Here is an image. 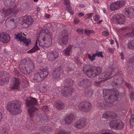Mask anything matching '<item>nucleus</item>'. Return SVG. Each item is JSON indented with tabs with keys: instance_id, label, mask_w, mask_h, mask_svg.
Instances as JSON below:
<instances>
[{
	"instance_id": "obj_14",
	"label": "nucleus",
	"mask_w": 134,
	"mask_h": 134,
	"mask_svg": "<svg viewBox=\"0 0 134 134\" xmlns=\"http://www.w3.org/2000/svg\"><path fill=\"white\" fill-rule=\"evenodd\" d=\"M18 11V10L17 9L16 7H14L12 9H8L6 11H4L3 13H5V16L9 15H10L11 16H14Z\"/></svg>"
},
{
	"instance_id": "obj_62",
	"label": "nucleus",
	"mask_w": 134,
	"mask_h": 134,
	"mask_svg": "<svg viewBox=\"0 0 134 134\" xmlns=\"http://www.w3.org/2000/svg\"><path fill=\"white\" fill-rule=\"evenodd\" d=\"M40 10V8L39 7H37V11H39Z\"/></svg>"
},
{
	"instance_id": "obj_5",
	"label": "nucleus",
	"mask_w": 134,
	"mask_h": 134,
	"mask_svg": "<svg viewBox=\"0 0 134 134\" xmlns=\"http://www.w3.org/2000/svg\"><path fill=\"white\" fill-rule=\"evenodd\" d=\"M49 71L47 68L40 70L38 72L35 73L33 79L39 82L47 77Z\"/></svg>"
},
{
	"instance_id": "obj_61",
	"label": "nucleus",
	"mask_w": 134,
	"mask_h": 134,
	"mask_svg": "<svg viewBox=\"0 0 134 134\" xmlns=\"http://www.w3.org/2000/svg\"><path fill=\"white\" fill-rule=\"evenodd\" d=\"M131 119H134V115H131Z\"/></svg>"
},
{
	"instance_id": "obj_42",
	"label": "nucleus",
	"mask_w": 134,
	"mask_h": 134,
	"mask_svg": "<svg viewBox=\"0 0 134 134\" xmlns=\"http://www.w3.org/2000/svg\"><path fill=\"white\" fill-rule=\"evenodd\" d=\"M79 22V21L76 18H75L74 19V22L75 24H77Z\"/></svg>"
},
{
	"instance_id": "obj_64",
	"label": "nucleus",
	"mask_w": 134,
	"mask_h": 134,
	"mask_svg": "<svg viewBox=\"0 0 134 134\" xmlns=\"http://www.w3.org/2000/svg\"><path fill=\"white\" fill-rule=\"evenodd\" d=\"M102 21V20H100L98 21V22L97 23L98 24H100V23Z\"/></svg>"
},
{
	"instance_id": "obj_23",
	"label": "nucleus",
	"mask_w": 134,
	"mask_h": 134,
	"mask_svg": "<svg viewBox=\"0 0 134 134\" xmlns=\"http://www.w3.org/2000/svg\"><path fill=\"white\" fill-rule=\"evenodd\" d=\"M60 72H58L57 70H56L53 73L52 76L54 80H56L59 78L60 75Z\"/></svg>"
},
{
	"instance_id": "obj_37",
	"label": "nucleus",
	"mask_w": 134,
	"mask_h": 134,
	"mask_svg": "<svg viewBox=\"0 0 134 134\" xmlns=\"http://www.w3.org/2000/svg\"><path fill=\"white\" fill-rule=\"evenodd\" d=\"M64 4L67 7H69L70 5V3L68 0H64Z\"/></svg>"
},
{
	"instance_id": "obj_9",
	"label": "nucleus",
	"mask_w": 134,
	"mask_h": 134,
	"mask_svg": "<svg viewBox=\"0 0 134 134\" xmlns=\"http://www.w3.org/2000/svg\"><path fill=\"white\" fill-rule=\"evenodd\" d=\"M115 68V67L113 65H112L107 69V70L105 72L103 73L101 77H100L101 79H107L109 76L111 75L112 74V72H113Z\"/></svg>"
},
{
	"instance_id": "obj_16",
	"label": "nucleus",
	"mask_w": 134,
	"mask_h": 134,
	"mask_svg": "<svg viewBox=\"0 0 134 134\" xmlns=\"http://www.w3.org/2000/svg\"><path fill=\"white\" fill-rule=\"evenodd\" d=\"M36 103L37 100L35 98L29 97L26 100V105L28 107L35 105Z\"/></svg>"
},
{
	"instance_id": "obj_48",
	"label": "nucleus",
	"mask_w": 134,
	"mask_h": 134,
	"mask_svg": "<svg viewBox=\"0 0 134 134\" xmlns=\"http://www.w3.org/2000/svg\"><path fill=\"white\" fill-rule=\"evenodd\" d=\"M44 16L47 18H49L50 17V15H49L46 14H45Z\"/></svg>"
},
{
	"instance_id": "obj_25",
	"label": "nucleus",
	"mask_w": 134,
	"mask_h": 134,
	"mask_svg": "<svg viewBox=\"0 0 134 134\" xmlns=\"http://www.w3.org/2000/svg\"><path fill=\"white\" fill-rule=\"evenodd\" d=\"M37 41L36 45L31 49L27 52L28 53H34L39 49V48L37 46Z\"/></svg>"
},
{
	"instance_id": "obj_15",
	"label": "nucleus",
	"mask_w": 134,
	"mask_h": 134,
	"mask_svg": "<svg viewBox=\"0 0 134 134\" xmlns=\"http://www.w3.org/2000/svg\"><path fill=\"white\" fill-rule=\"evenodd\" d=\"M58 54L57 52L55 51H51L48 53L47 57L49 60H53L58 56Z\"/></svg>"
},
{
	"instance_id": "obj_10",
	"label": "nucleus",
	"mask_w": 134,
	"mask_h": 134,
	"mask_svg": "<svg viewBox=\"0 0 134 134\" xmlns=\"http://www.w3.org/2000/svg\"><path fill=\"white\" fill-rule=\"evenodd\" d=\"M23 25L24 27H27L33 23V20L30 16L25 15L23 20Z\"/></svg>"
},
{
	"instance_id": "obj_18",
	"label": "nucleus",
	"mask_w": 134,
	"mask_h": 134,
	"mask_svg": "<svg viewBox=\"0 0 134 134\" xmlns=\"http://www.w3.org/2000/svg\"><path fill=\"white\" fill-rule=\"evenodd\" d=\"M14 82L13 84L11 85L10 87L13 89L18 90L20 88V85L19 80L17 79L14 78L13 79Z\"/></svg>"
},
{
	"instance_id": "obj_44",
	"label": "nucleus",
	"mask_w": 134,
	"mask_h": 134,
	"mask_svg": "<svg viewBox=\"0 0 134 134\" xmlns=\"http://www.w3.org/2000/svg\"><path fill=\"white\" fill-rule=\"evenodd\" d=\"M77 31L78 32H80L81 33H82L83 31V29H78L77 30Z\"/></svg>"
},
{
	"instance_id": "obj_22",
	"label": "nucleus",
	"mask_w": 134,
	"mask_h": 134,
	"mask_svg": "<svg viewBox=\"0 0 134 134\" xmlns=\"http://www.w3.org/2000/svg\"><path fill=\"white\" fill-rule=\"evenodd\" d=\"M37 110V108L33 106H32L29 109L28 111L31 117H32L34 115L36 111Z\"/></svg>"
},
{
	"instance_id": "obj_47",
	"label": "nucleus",
	"mask_w": 134,
	"mask_h": 134,
	"mask_svg": "<svg viewBox=\"0 0 134 134\" xmlns=\"http://www.w3.org/2000/svg\"><path fill=\"white\" fill-rule=\"evenodd\" d=\"M108 50L109 52L111 53L112 54L113 53V52L112 49L111 48H109L108 49Z\"/></svg>"
},
{
	"instance_id": "obj_51",
	"label": "nucleus",
	"mask_w": 134,
	"mask_h": 134,
	"mask_svg": "<svg viewBox=\"0 0 134 134\" xmlns=\"http://www.w3.org/2000/svg\"><path fill=\"white\" fill-rule=\"evenodd\" d=\"M110 43L111 44H113L114 43V41L112 40H109Z\"/></svg>"
},
{
	"instance_id": "obj_40",
	"label": "nucleus",
	"mask_w": 134,
	"mask_h": 134,
	"mask_svg": "<svg viewBox=\"0 0 134 134\" xmlns=\"http://www.w3.org/2000/svg\"><path fill=\"white\" fill-rule=\"evenodd\" d=\"M96 55V56H97L98 57H103V56L102 55V52H99L98 53H96V54H95Z\"/></svg>"
},
{
	"instance_id": "obj_53",
	"label": "nucleus",
	"mask_w": 134,
	"mask_h": 134,
	"mask_svg": "<svg viewBox=\"0 0 134 134\" xmlns=\"http://www.w3.org/2000/svg\"><path fill=\"white\" fill-rule=\"evenodd\" d=\"M80 7L83 8L85 6V5L84 4H80L79 5Z\"/></svg>"
},
{
	"instance_id": "obj_41",
	"label": "nucleus",
	"mask_w": 134,
	"mask_h": 134,
	"mask_svg": "<svg viewBox=\"0 0 134 134\" xmlns=\"http://www.w3.org/2000/svg\"><path fill=\"white\" fill-rule=\"evenodd\" d=\"M93 18L94 20L96 21L99 20L100 19V17L98 15H96L95 16H94Z\"/></svg>"
},
{
	"instance_id": "obj_52",
	"label": "nucleus",
	"mask_w": 134,
	"mask_h": 134,
	"mask_svg": "<svg viewBox=\"0 0 134 134\" xmlns=\"http://www.w3.org/2000/svg\"><path fill=\"white\" fill-rule=\"evenodd\" d=\"M8 20H9L10 22L12 21L13 22V23L14 24V19H10L9 18H8Z\"/></svg>"
},
{
	"instance_id": "obj_57",
	"label": "nucleus",
	"mask_w": 134,
	"mask_h": 134,
	"mask_svg": "<svg viewBox=\"0 0 134 134\" xmlns=\"http://www.w3.org/2000/svg\"><path fill=\"white\" fill-rule=\"evenodd\" d=\"M47 109L48 108L47 106H44L43 107L42 109Z\"/></svg>"
},
{
	"instance_id": "obj_7",
	"label": "nucleus",
	"mask_w": 134,
	"mask_h": 134,
	"mask_svg": "<svg viewBox=\"0 0 134 134\" xmlns=\"http://www.w3.org/2000/svg\"><path fill=\"white\" fill-rule=\"evenodd\" d=\"M79 109L85 112H88L91 109L92 106L88 102H83L80 103L78 105Z\"/></svg>"
},
{
	"instance_id": "obj_6",
	"label": "nucleus",
	"mask_w": 134,
	"mask_h": 134,
	"mask_svg": "<svg viewBox=\"0 0 134 134\" xmlns=\"http://www.w3.org/2000/svg\"><path fill=\"white\" fill-rule=\"evenodd\" d=\"M124 124L120 120H115L111 121L109 124L110 127L112 129H121L123 128Z\"/></svg>"
},
{
	"instance_id": "obj_38",
	"label": "nucleus",
	"mask_w": 134,
	"mask_h": 134,
	"mask_svg": "<svg viewBox=\"0 0 134 134\" xmlns=\"http://www.w3.org/2000/svg\"><path fill=\"white\" fill-rule=\"evenodd\" d=\"M58 134H67V132L65 130H60L59 131Z\"/></svg>"
},
{
	"instance_id": "obj_54",
	"label": "nucleus",
	"mask_w": 134,
	"mask_h": 134,
	"mask_svg": "<svg viewBox=\"0 0 134 134\" xmlns=\"http://www.w3.org/2000/svg\"><path fill=\"white\" fill-rule=\"evenodd\" d=\"M2 113L0 111V121H1L2 119Z\"/></svg>"
},
{
	"instance_id": "obj_31",
	"label": "nucleus",
	"mask_w": 134,
	"mask_h": 134,
	"mask_svg": "<svg viewBox=\"0 0 134 134\" xmlns=\"http://www.w3.org/2000/svg\"><path fill=\"white\" fill-rule=\"evenodd\" d=\"M4 76L3 75H2L1 77H0V85H3V83L4 82H7L8 80V78H7L5 79L4 78Z\"/></svg>"
},
{
	"instance_id": "obj_60",
	"label": "nucleus",
	"mask_w": 134,
	"mask_h": 134,
	"mask_svg": "<svg viewBox=\"0 0 134 134\" xmlns=\"http://www.w3.org/2000/svg\"><path fill=\"white\" fill-rule=\"evenodd\" d=\"M103 12L105 14H107V12L106 11V10L105 9H103Z\"/></svg>"
},
{
	"instance_id": "obj_20",
	"label": "nucleus",
	"mask_w": 134,
	"mask_h": 134,
	"mask_svg": "<svg viewBox=\"0 0 134 134\" xmlns=\"http://www.w3.org/2000/svg\"><path fill=\"white\" fill-rule=\"evenodd\" d=\"M86 123V121L82 119H80L79 121L76 123L75 125V126L77 128H82L85 126Z\"/></svg>"
},
{
	"instance_id": "obj_35",
	"label": "nucleus",
	"mask_w": 134,
	"mask_h": 134,
	"mask_svg": "<svg viewBox=\"0 0 134 134\" xmlns=\"http://www.w3.org/2000/svg\"><path fill=\"white\" fill-rule=\"evenodd\" d=\"M96 57V55L94 54H93L92 55H91L90 54H89L88 55V58L91 61H92L95 60V58Z\"/></svg>"
},
{
	"instance_id": "obj_19",
	"label": "nucleus",
	"mask_w": 134,
	"mask_h": 134,
	"mask_svg": "<svg viewBox=\"0 0 134 134\" xmlns=\"http://www.w3.org/2000/svg\"><path fill=\"white\" fill-rule=\"evenodd\" d=\"M74 116L73 114H70L67 116L65 119V122L66 124H69L72 122L74 119Z\"/></svg>"
},
{
	"instance_id": "obj_43",
	"label": "nucleus",
	"mask_w": 134,
	"mask_h": 134,
	"mask_svg": "<svg viewBox=\"0 0 134 134\" xmlns=\"http://www.w3.org/2000/svg\"><path fill=\"white\" fill-rule=\"evenodd\" d=\"M102 34L103 36H107L109 35V33L106 31L102 32Z\"/></svg>"
},
{
	"instance_id": "obj_12",
	"label": "nucleus",
	"mask_w": 134,
	"mask_h": 134,
	"mask_svg": "<svg viewBox=\"0 0 134 134\" xmlns=\"http://www.w3.org/2000/svg\"><path fill=\"white\" fill-rule=\"evenodd\" d=\"M63 37L59 41V44L61 45H65L68 41V33L65 31H63L62 34Z\"/></svg>"
},
{
	"instance_id": "obj_36",
	"label": "nucleus",
	"mask_w": 134,
	"mask_h": 134,
	"mask_svg": "<svg viewBox=\"0 0 134 134\" xmlns=\"http://www.w3.org/2000/svg\"><path fill=\"white\" fill-rule=\"evenodd\" d=\"M93 13H90L86 14L84 16V18L86 19H88L91 18L93 16Z\"/></svg>"
},
{
	"instance_id": "obj_46",
	"label": "nucleus",
	"mask_w": 134,
	"mask_h": 134,
	"mask_svg": "<svg viewBox=\"0 0 134 134\" xmlns=\"http://www.w3.org/2000/svg\"><path fill=\"white\" fill-rule=\"evenodd\" d=\"M78 15L80 17H82L84 15V14L83 13H80L78 14Z\"/></svg>"
},
{
	"instance_id": "obj_45",
	"label": "nucleus",
	"mask_w": 134,
	"mask_h": 134,
	"mask_svg": "<svg viewBox=\"0 0 134 134\" xmlns=\"http://www.w3.org/2000/svg\"><path fill=\"white\" fill-rule=\"evenodd\" d=\"M134 122V119H130V125H132Z\"/></svg>"
},
{
	"instance_id": "obj_27",
	"label": "nucleus",
	"mask_w": 134,
	"mask_h": 134,
	"mask_svg": "<svg viewBox=\"0 0 134 134\" xmlns=\"http://www.w3.org/2000/svg\"><path fill=\"white\" fill-rule=\"evenodd\" d=\"M72 47V46L71 45H70L68 48H67L66 49H64L63 50V52L64 54L66 55L69 56L70 54V52Z\"/></svg>"
},
{
	"instance_id": "obj_3",
	"label": "nucleus",
	"mask_w": 134,
	"mask_h": 134,
	"mask_svg": "<svg viewBox=\"0 0 134 134\" xmlns=\"http://www.w3.org/2000/svg\"><path fill=\"white\" fill-rule=\"evenodd\" d=\"M21 103L18 101H13L8 103L7 110L12 114L20 113L21 112Z\"/></svg>"
},
{
	"instance_id": "obj_8",
	"label": "nucleus",
	"mask_w": 134,
	"mask_h": 134,
	"mask_svg": "<svg viewBox=\"0 0 134 134\" xmlns=\"http://www.w3.org/2000/svg\"><path fill=\"white\" fill-rule=\"evenodd\" d=\"M25 62L26 63L24 65L25 67V70L26 72L28 74L30 73L34 69V66L32 62L30 60H29L27 62H26V60H23L21 62V63L23 62Z\"/></svg>"
},
{
	"instance_id": "obj_1",
	"label": "nucleus",
	"mask_w": 134,
	"mask_h": 134,
	"mask_svg": "<svg viewBox=\"0 0 134 134\" xmlns=\"http://www.w3.org/2000/svg\"><path fill=\"white\" fill-rule=\"evenodd\" d=\"M103 91L104 97L107 103H111L117 100L119 93L116 89H104Z\"/></svg>"
},
{
	"instance_id": "obj_33",
	"label": "nucleus",
	"mask_w": 134,
	"mask_h": 134,
	"mask_svg": "<svg viewBox=\"0 0 134 134\" xmlns=\"http://www.w3.org/2000/svg\"><path fill=\"white\" fill-rule=\"evenodd\" d=\"M55 105L56 107L59 109H63L64 107V105L62 103H56Z\"/></svg>"
},
{
	"instance_id": "obj_59",
	"label": "nucleus",
	"mask_w": 134,
	"mask_h": 134,
	"mask_svg": "<svg viewBox=\"0 0 134 134\" xmlns=\"http://www.w3.org/2000/svg\"><path fill=\"white\" fill-rule=\"evenodd\" d=\"M93 1L95 3H99V1L98 0H94Z\"/></svg>"
},
{
	"instance_id": "obj_29",
	"label": "nucleus",
	"mask_w": 134,
	"mask_h": 134,
	"mask_svg": "<svg viewBox=\"0 0 134 134\" xmlns=\"http://www.w3.org/2000/svg\"><path fill=\"white\" fill-rule=\"evenodd\" d=\"M110 9L112 11H114L118 9L115 2L111 3L110 6Z\"/></svg>"
},
{
	"instance_id": "obj_13",
	"label": "nucleus",
	"mask_w": 134,
	"mask_h": 134,
	"mask_svg": "<svg viewBox=\"0 0 134 134\" xmlns=\"http://www.w3.org/2000/svg\"><path fill=\"white\" fill-rule=\"evenodd\" d=\"M10 40L9 35L5 33L2 32L0 33V41L3 43H7Z\"/></svg>"
},
{
	"instance_id": "obj_58",
	"label": "nucleus",
	"mask_w": 134,
	"mask_h": 134,
	"mask_svg": "<svg viewBox=\"0 0 134 134\" xmlns=\"http://www.w3.org/2000/svg\"><path fill=\"white\" fill-rule=\"evenodd\" d=\"M66 82H67L68 81H70V82L72 81V80H71V79H66Z\"/></svg>"
},
{
	"instance_id": "obj_39",
	"label": "nucleus",
	"mask_w": 134,
	"mask_h": 134,
	"mask_svg": "<svg viewBox=\"0 0 134 134\" xmlns=\"http://www.w3.org/2000/svg\"><path fill=\"white\" fill-rule=\"evenodd\" d=\"M100 134H112V133L108 132L107 130H104L102 131L100 133Z\"/></svg>"
},
{
	"instance_id": "obj_26",
	"label": "nucleus",
	"mask_w": 134,
	"mask_h": 134,
	"mask_svg": "<svg viewBox=\"0 0 134 134\" xmlns=\"http://www.w3.org/2000/svg\"><path fill=\"white\" fill-rule=\"evenodd\" d=\"M120 18L119 15L117 14L114 15L111 19L112 22L114 23H118V19Z\"/></svg>"
},
{
	"instance_id": "obj_55",
	"label": "nucleus",
	"mask_w": 134,
	"mask_h": 134,
	"mask_svg": "<svg viewBox=\"0 0 134 134\" xmlns=\"http://www.w3.org/2000/svg\"><path fill=\"white\" fill-rule=\"evenodd\" d=\"M131 34L130 35L131 36H132L133 35H134V31H133V32H131V33H129L128 35H129V34Z\"/></svg>"
},
{
	"instance_id": "obj_49",
	"label": "nucleus",
	"mask_w": 134,
	"mask_h": 134,
	"mask_svg": "<svg viewBox=\"0 0 134 134\" xmlns=\"http://www.w3.org/2000/svg\"><path fill=\"white\" fill-rule=\"evenodd\" d=\"M130 97L131 99H134V95L131 94L130 95Z\"/></svg>"
},
{
	"instance_id": "obj_56",
	"label": "nucleus",
	"mask_w": 134,
	"mask_h": 134,
	"mask_svg": "<svg viewBox=\"0 0 134 134\" xmlns=\"http://www.w3.org/2000/svg\"><path fill=\"white\" fill-rule=\"evenodd\" d=\"M69 12L71 13V14L72 15H73V14H74V11H73L70 10L69 11Z\"/></svg>"
},
{
	"instance_id": "obj_21",
	"label": "nucleus",
	"mask_w": 134,
	"mask_h": 134,
	"mask_svg": "<svg viewBox=\"0 0 134 134\" xmlns=\"http://www.w3.org/2000/svg\"><path fill=\"white\" fill-rule=\"evenodd\" d=\"M125 13L128 15H131V16H130V18L134 16V9L132 7H129L125 8Z\"/></svg>"
},
{
	"instance_id": "obj_2",
	"label": "nucleus",
	"mask_w": 134,
	"mask_h": 134,
	"mask_svg": "<svg viewBox=\"0 0 134 134\" xmlns=\"http://www.w3.org/2000/svg\"><path fill=\"white\" fill-rule=\"evenodd\" d=\"M52 35L48 34L43 32H41L38 38V44L40 46L44 48L45 47H49L52 44Z\"/></svg>"
},
{
	"instance_id": "obj_30",
	"label": "nucleus",
	"mask_w": 134,
	"mask_h": 134,
	"mask_svg": "<svg viewBox=\"0 0 134 134\" xmlns=\"http://www.w3.org/2000/svg\"><path fill=\"white\" fill-rule=\"evenodd\" d=\"M120 18L119 19L118 23L120 24H122L124 23L125 19L124 16L122 15H120Z\"/></svg>"
},
{
	"instance_id": "obj_11",
	"label": "nucleus",
	"mask_w": 134,
	"mask_h": 134,
	"mask_svg": "<svg viewBox=\"0 0 134 134\" xmlns=\"http://www.w3.org/2000/svg\"><path fill=\"white\" fill-rule=\"evenodd\" d=\"M15 36L16 39H17L18 41H20L21 42H23L27 45L30 42V40L26 39L23 37L24 36H25L24 33H21L17 35H15Z\"/></svg>"
},
{
	"instance_id": "obj_28",
	"label": "nucleus",
	"mask_w": 134,
	"mask_h": 134,
	"mask_svg": "<svg viewBox=\"0 0 134 134\" xmlns=\"http://www.w3.org/2000/svg\"><path fill=\"white\" fill-rule=\"evenodd\" d=\"M41 130L44 132L48 133L52 131V129L49 126H43L42 127Z\"/></svg>"
},
{
	"instance_id": "obj_24",
	"label": "nucleus",
	"mask_w": 134,
	"mask_h": 134,
	"mask_svg": "<svg viewBox=\"0 0 134 134\" xmlns=\"http://www.w3.org/2000/svg\"><path fill=\"white\" fill-rule=\"evenodd\" d=\"M115 2L118 9L121 8L125 3V1L123 0L118 1Z\"/></svg>"
},
{
	"instance_id": "obj_32",
	"label": "nucleus",
	"mask_w": 134,
	"mask_h": 134,
	"mask_svg": "<svg viewBox=\"0 0 134 134\" xmlns=\"http://www.w3.org/2000/svg\"><path fill=\"white\" fill-rule=\"evenodd\" d=\"M127 46L130 49H134V39L129 42Z\"/></svg>"
},
{
	"instance_id": "obj_63",
	"label": "nucleus",
	"mask_w": 134,
	"mask_h": 134,
	"mask_svg": "<svg viewBox=\"0 0 134 134\" xmlns=\"http://www.w3.org/2000/svg\"><path fill=\"white\" fill-rule=\"evenodd\" d=\"M126 85L127 86L128 88H130V85L128 83H126Z\"/></svg>"
},
{
	"instance_id": "obj_4",
	"label": "nucleus",
	"mask_w": 134,
	"mask_h": 134,
	"mask_svg": "<svg viewBox=\"0 0 134 134\" xmlns=\"http://www.w3.org/2000/svg\"><path fill=\"white\" fill-rule=\"evenodd\" d=\"M90 66L88 65L85 66L83 69V71L89 77H95L98 75L102 72V69L100 67L94 68L93 69L86 70V69L88 68Z\"/></svg>"
},
{
	"instance_id": "obj_34",
	"label": "nucleus",
	"mask_w": 134,
	"mask_h": 134,
	"mask_svg": "<svg viewBox=\"0 0 134 134\" xmlns=\"http://www.w3.org/2000/svg\"><path fill=\"white\" fill-rule=\"evenodd\" d=\"M85 32L86 34L88 35H89L91 34L94 33V31L93 30H89L86 29L85 30Z\"/></svg>"
},
{
	"instance_id": "obj_17",
	"label": "nucleus",
	"mask_w": 134,
	"mask_h": 134,
	"mask_svg": "<svg viewBox=\"0 0 134 134\" xmlns=\"http://www.w3.org/2000/svg\"><path fill=\"white\" fill-rule=\"evenodd\" d=\"M117 116V114L111 112L107 111L104 112L103 115V117L105 118H107L109 117L113 119L116 118Z\"/></svg>"
},
{
	"instance_id": "obj_50",
	"label": "nucleus",
	"mask_w": 134,
	"mask_h": 134,
	"mask_svg": "<svg viewBox=\"0 0 134 134\" xmlns=\"http://www.w3.org/2000/svg\"><path fill=\"white\" fill-rule=\"evenodd\" d=\"M8 130H7L6 131L4 130V134H8Z\"/></svg>"
}]
</instances>
